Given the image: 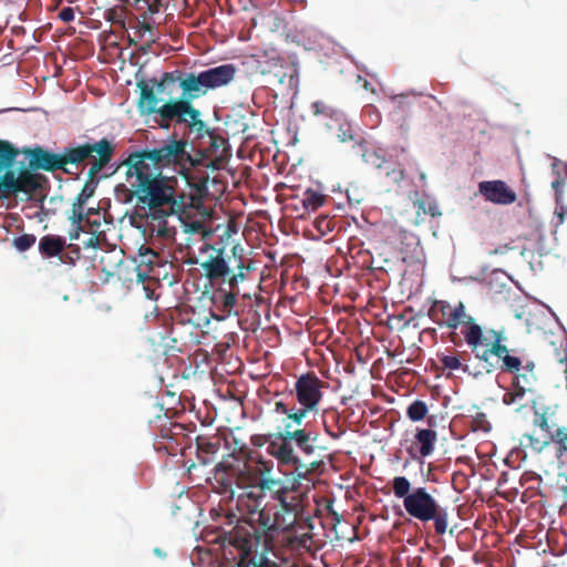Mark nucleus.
<instances>
[{
    "label": "nucleus",
    "mask_w": 567,
    "mask_h": 567,
    "mask_svg": "<svg viewBox=\"0 0 567 567\" xmlns=\"http://www.w3.org/2000/svg\"><path fill=\"white\" fill-rule=\"evenodd\" d=\"M223 450L228 451L223 454V458L213 468L212 480L221 489V493L229 492L234 499L236 488L240 491L237 495L234 508L237 512V505L240 496L248 497V433L243 427L218 431L210 435H198L196 437V456L203 465L214 463Z\"/></svg>",
    "instance_id": "nucleus-1"
},
{
    "label": "nucleus",
    "mask_w": 567,
    "mask_h": 567,
    "mask_svg": "<svg viewBox=\"0 0 567 567\" xmlns=\"http://www.w3.org/2000/svg\"><path fill=\"white\" fill-rule=\"evenodd\" d=\"M281 489L280 481L258 476L250 467V567H280L269 555L275 556Z\"/></svg>",
    "instance_id": "nucleus-2"
},
{
    "label": "nucleus",
    "mask_w": 567,
    "mask_h": 567,
    "mask_svg": "<svg viewBox=\"0 0 567 567\" xmlns=\"http://www.w3.org/2000/svg\"><path fill=\"white\" fill-rule=\"evenodd\" d=\"M187 143L182 140H171L162 146L153 150L135 152L123 161L122 165L138 166L144 169H157L171 165H179L185 168L187 163L190 164L193 171L186 176L187 183L192 189L190 197L195 202L218 198L225 189V185L218 176H209L208 168L215 172L217 162L210 158L200 162L193 161L186 151Z\"/></svg>",
    "instance_id": "nucleus-3"
},
{
    "label": "nucleus",
    "mask_w": 567,
    "mask_h": 567,
    "mask_svg": "<svg viewBox=\"0 0 567 567\" xmlns=\"http://www.w3.org/2000/svg\"><path fill=\"white\" fill-rule=\"evenodd\" d=\"M125 166L128 199L136 197L141 208H148L144 216L151 230L158 236H166V218L183 208V204L175 198L176 179L162 176L157 169Z\"/></svg>",
    "instance_id": "nucleus-4"
},
{
    "label": "nucleus",
    "mask_w": 567,
    "mask_h": 567,
    "mask_svg": "<svg viewBox=\"0 0 567 567\" xmlns=\"http://www.w3.org/2000/svg\"><path fill=\"white\" fill-rule=\"evenodd\" d=\"M270 221L267 210L264 208H250V280H258V292L250 297V332L257 333L261 327V318L267 323L270 321L269 291L261 287L265 280V269L275 261L274 252L268 243Z\"/></svg>",
    "instance_id": "nucleus-5"
},
{
    "label": "nucleus",
    "mask_w": 567,
    "mask_h": 567,
    "mask_svg": "<svg viewBox=\"0 0 567 567\" xmlns=\"http://www.w3.org/2000/svg\"><path fill=\"white\" fill-rule=\"evenodd\" d=\"M391 487L394 496L403 501V507L409 516L422 523L433 522L437 535L446 533L447 508L441 506L425 487L412 488L410 480L405 476H394Z\"/></svg>",
    "instance_id": "nucleus-6"
},
{
    "label": "nucleus",
    "mask_w": 567,
    "mask_h": 567,
    "mask_svg": "<svg viewBox=\"0 0 567 567\" xmlns=\"http://www.w3.org/2000/svg\"><path fill=\"white\" fill-rule=\"evenodd\" d=\"M250 73L264 78L266 86L282 95L293 94L299 85V63L295 56L280 55L275 50L250 54Z\"/></svg>",
    "instance_id": "nucleus-7"
},
{
    "label": "nucleus",
    "mask_w": 567,
    "mask_h": 567,
    "mask_svg": "<svg viewBox=\"0 0 567 567\" xmlns=\"http://www.w3.org/2000/svg\"><path fill=\"white\" fill-rule=\"evenodd\" d=\"M429 318L439 327L451 329V341L456 344V329L462 327L461 332L467 344H477L480 338V324L475 318L466 312L465 305L458 301L452 306L446 300H434L427 311Z\"/></svg>",
    "instance_id": "nucleus-8"
},
{
    "label": "nucleus",
    "mask_w": 567,
    "mask_h": 567,
    "mask_svg": "<svg viewBox=\"0 0 567 567\" xmlns=\"http://www.w3.org/2000/svg\"><path fill=\"white\" fill-rule=\"evenodd\" d=\"M227 514L228 525L231 528L225 532V540L228 545L224 547L225 559L229 561L224 567H248V503L247 496H240L237 505Z\"/></svg>",
    "instance_id": "nucleus-9"
},
{
    "label": "nucleus",
    "mask_w": 567,
    "mask_h": 567,
    "mask_svg": "<svg viewBox=\"0 0 567 567\" xmlns=\"http://www.w3.org/2000/svg\"><path fill=\"white\" fill-rule=\"evenodd\" d=\"M216 231H221L223 246H225V264L227 266L229 293L226 295L225 306L229 307L235 303L236 293H238V282L244 281L246 276L244 274L245 259L244 248L239 245V228L234 219H229L227 225L221 227L217 226Z\"/></svg>",
    "instance_id": "nucleus-10"
},
{
    "label": "nucleus",
    "mask_w": 567,
    "mask_h": 567,
    "mask_svg": "<svg viewBox=\"0 0 567 567\" xmlns=\"http://www.w3.org/2000/svg\"><path fill=\"white\" fill-rule=\"evenodd\" d=\"M114 153L115 144L105 137L94 143L65 147L63 151L64 166L68 164L80 165L86 159L92 158L87 172L90 179H92L106 167L112 161Z\"/></svg>",
    "instance_id": "nucleus-11"
},
{
    "label": "nucleus",
    "mask_w": 567,
    "mask_h": 567,
    "mask_svg": "<svg viewBox=\"0 0 567 567\" xmlns=\"http://www.w3.org/2000/svg\"><path fill=\"white\" fill-rule=\"evenodd\" d=\"M506 337L503 330L489 329L485 336L480 326V338L477 344H467L477 359L488 362L492 357L502 361V371H512L519 363V357L512 355L504 344Z\"/></svg>",
    "instance_id": "nucleus-12"
},
{
    "label": "nucleus",
    "mask_w": 567,
    "mask_h": 567,
    "mask_svg": "<svg viewBox=\"0 0 567 567\" xmlns=\"http://www.w3.org/2000/svg\"><path fill=\"white\" fill-rule=\"evenodd\" d=\"M533 409L535 411V417L533 424L535 426L533 433L524 434L523 439L527 441L526 447H530L536 452H540L544 447L549 445L551 442L558 447V433L560 431L567 432L566 427H559L555 432L551 431V426L548 422V415L550 413L549 406H539L537 401L532 400Z\"/></svg>",
    "instance_id": "nucleus-13"
},
{
    "label": "nucleus",
    "mask_w": 567,
    "mask_h": 567,
    "mask_svg": "<svg viewBox=\"0 0 567 567\" xmlns=\"http://www.w3.org/2000/svg\"><path fill=\"white\" fill-rule=\"evenodd\" d=\"M478 194L489 203L508 206L517 200V195L504 181H483L478 183Z\"/></svg>",
    "instance_id": "nucleus-14"
},
{
    "label": "nucleus",
    "mask_w": 567,
    "mask_h": 567,
    "mask_svg": "<svg viewBox=\"0 0 567 567\" xmlns=\"http://www.w3.org/2000/svg\"><path fill=\"white\" fill-rule=\"evenodd\" d=\"M259 436H250V443L252 445L262 446L264 443H268L267 452L274 455L280 463L284 464H297L298 458L293 453L291 442L286 440V432H280L275 440L264 439L261 442Z\"/></svg>",
    "instance_id": "nucleus-15"
},
{
    "label": "nucleus",
    "mask_w": 567,
    "mask_h": 567,
    "mask_svg": "<svg viewBox=\"0 0 567 567\" xmlns=\"http://www.w3.org/2000/svg\"><path fill=\"white\" fill-rule=\"evenodd\" d=\"M29 156V167L31 169H42L45 172L63 171L70 173L64 166L63 152L61 154L52 153L40 146L27 152Z\"/></svg>",
    "instance_id": "nucleus-16"
},
{
    "label": "nucleus",
    "mask_w": 567,
    "mask_h": 567,
    "mask_svg": "<svg viewBox=\"0 0 567 567\" xmlns=\"http://www.w3.org/2000/svg\"><path fill=\"white\" fill-rule=\"evenodd\" d=\"M271 133L269 125L260 114H256L250 111V163H256L258 168L261 167V159L256 162L257 152L262 157L261 145L264 142L269 141V134Z\"/></svg>",
    "instance_id": "nucleus-17"
},
{
    "label": "nucleus",
    "mask_w": 567,
    "mask_h": 567,
    "mask_svg": "<svg viewBox=\"0 0 567 567\" xmlns=\"http://www.w3.org/2000/svg\"><path fill=\"white\" fill-rule=\"evenodd\" d=\"M210 248L216 252V255L209 256L207 260L202 262V268L205 270L206 277L212 281L218 279L228 281L227 266L225 264V256L227 255V251H225L221 238H219L218 243L210 246Z\"/></svg>",
    "instance_id": "nucleus-18"
},
{
    "label": "nucleus",
    "mask_w": 567,
    "mask_h": 567,
    "mask_svg": "<svg viewBox=\"0 0 567 567\" xmlns=\"http://www.w3.org/2000/svg\"><path fill=\"white\" fill-rule=\"evenodd\" d=\"M155 113H158L164 121H172L177 118V122H188L186 116L190 120L199 116V111L194 109L188 100H177L167 102L157 109Z\"/></svg>",
    "instance_id": "nucleus-19"
},
{
    "label": "nucleus",
    "mask_w": 567,
    "mask_h": 567,
    "mask_svg": "<svg viewBox=\"0 0 567 567\" xmlns=\"http://www.w3.org/2000/svg\"><path fill=\"white\" fill-rule=\"evenodd\" d=\"M535 368L533 360L519 358V363L516 369L507 371L513 375L514 390H532V388L536 385L538 377Z\"/></svg>",
    "instance_id": "nucleus-20"
},
{
    "label": "nucleus",
    "mask_w": 567,
    "mask_h": 567,
    "mask_svg": "<svg viewBox=\"0 0 567 567\" xmlns=\"http://www.w3.org/2000/svg\"><path fill=\"white\" fill-rule=\"evenodd\" d=\"M236 68L233 64H223L200 72L205 89H216L228 84L235 76Z\"/></svg>",
    "instance_id": "nucleus-21"
},
{
    "label": "nucleus",
    "mask_w": 567,
    "mask_h": 567,
    "mask_svg": "<svg viewBox=\"0 0 567 567\" xmlns=\"http://www.w3.org/2000/svg\"><path fill=\"white\" fill-rule=\"evenodd\" d=\"M268 181L265 175L250 169V199L260 204H266L272 190H267Z\"/></svg>",
    "instance_id": "nucleus-22"
},
{
    "label": "nucleus",
    "mask_w": 567,
    "mask_h": 567,
    "mask_svg": "<svg viewBox=\"0 0 567 567\" xmlns=\"http://www.w3.org/2000/svg\"><path fill=\"white\" fill-rule=\"evenodd\" d=\"M327 128L342 143L348 141H357L360 136H355L351 124L344 115L339 116L333 123H326Z\"/></svg>",
    "instance_id": "nucleus-23"
},
{
    "label": "nucleus",
    "mask_w": 567,
    "mask_h": 567,
    "mask_svg": "<svg viewBox=\"0 0 567 567\" xmlns=\"http://www.w3.org/2000/svg\"><path fill=\"white\" fill-rule=\"evenodd\" d=\"M437 434L431 429H417L414 435V444L419 446L421 456L426 457L434 451Z\"/></svg>",
    "instance_id": "nucleus-24"
},
{
    "label": "nucleus",
    "mask_w": 567,
    "mask_h": 567,
    "mask_svg": "<svg viewBox=\"0 0 567 567\" xmlns=\"http://www.w3.org/2000/svg\"><path fill=\"white\" fill-rule=\"evenodd\" d=\"M286 440L288 439L291 443L295 442L296 445L307 455H310L313 452V446L310 444L309 434L306 433L305 430L299 427H293L291 423H287L285 425Z\"/></svg>",
    "instance_id": "nucleus-25"
},
{
    "label": "nucleus",
    "mask_w": 567,
    "mask_h": 567,
    "mask_svg": "<svg viewBox=\"0 0 567 567\" xmlns=\"http://www.w3.org/2000/svg\"><path fill=\"white\" fill-rule=\"evenodd\" d=\"M65 239L56 235H45L39 241V250L45 257L59 256L65 248Z\"/></svg>",
    "instance_id": "nucleus-26"
},
{
    "label": "nucleus",
    "mask_w": 567,
    "mask_h": 567,
    "mask_svg": "<svg viewBox=\"0 0 567 567\" xmlns=\"http://www.w3.org/2000/svg\"><path fill=\"white\" fill-rule=\"evenodd\" d=\"M367 145V141L363 137H359L357 144L353 145L355 154L360 155L364 163L377 168L382 167L385 162L384 157L378 151L368 148Z\"/></svg>",
    "instance_id": "nucleus-27"
},
{
    "label": "nucleus",
    "mask_w": 567,
    "mask_h": 567,
    "mask_svg": "<svg viewBox=\"0 0 567 567\" xmlns=\"http://www.w3.org/2000/svg\"><path fill=\"white\" fill-rule=\"evenodd\" d=\"M158 405L166 414H178L185 411V404L182 401V393L178 392H162L158 398Z\"/></svg>",
    "instance_id": "nucleus-28"
},
{
    "label": "nucleus",
    "mask_w": 567,
    "mask_h": 567,
    "mask_svg": "<svg viewBox=\"0 0 567 567\" xmlns=\"http://www.w3.org/2000/svg\"><path fill=\"white\" fill-rule=\"evenodd\" d=\"M181 87L188 99H196L202 94H205L207 91V89L204 87V81L200 73L197 75L189 73L181 81Z\"/></svg>",
    "instance_id": "nucleus-29"
},
{
    "label": "nucleus",
    "mask_w": 567,
    "mask_h": 567,
    "mask_svg": "<svg viewBox=\"0 0 567 567\" xmlns=\"http://www.w3.org/2000/svg\"><path fill=\"white\" fill-rule=\"evenodd\" d=\"M18 174L10 168L0 174V194L1 198H9L19 194Z\"/></svg>",
    "instance_id": "nucleus-30"
},
{
    "label": "nucleus",
    "mask_w": 567,
    "mask_h": 567,
    "mask_svg": "<svg viewBox=\"0 0 567 567\" xmlns=\"http://www.w3.org/2000/svg\"><path fill=\"white\" fill-rule=\"evenodd\" d=\"M159 436L177 445H184L187 437L184 425L172 421L161 426Z\"/></svg>",
    "instance_id": "nucleus-31"
},
{
    "label": "nucleus",
    "mask_w": 567,
    "mask_h": 567,
    "mask_svg": "<svg viewBox=\"0 0 567 567\" xmlns=\"http://www.w3.org/2000/svg\"><path fill=\"white\" fill-rule=\"evenodd\" d=\"M40 175L29 169H21L18 174L19 193L31 194L35 192L40 187Z\"/></svg>",
    "instance_id": "nucleus-32"
},
{
    "label": "nucleus",
    "mask_w": 567,
    "mask_h": 567,
    "mask_svg": "<svg viewBox=\"0 0 567 567\" xmlns=\"http://www.w3.org/2000/svg\"><path fill=\"white\" fill-rule=\"evenodd\" d=\"M19 151L10 142L0 140V174L12 167L16 162Z\"/></svg>",
    "instance_id": "nucleus-33"
},
{
    "label": "nucleus",
    "mask_w": 567,
    "mask_h": 567,
    "mask_svg": "<svg viewBox=\"0 0 567 567\" xmlns=\"http://www.w3.org/2000/svg\"><path fill=\"white\" fill-rule=\"evenodd\" d=\"M141 89L140 106L145 107L147 113H155L157 111L158 100L154 93L153 86L145 82H140Z\"/></svg>",
    "instance_id": "nucleus-34"
},
{
    "label": "nucleus",
    "mask_w": 567,
    "mask_h": 567,
    "mask_svg": "<svg viewBox=\"0 0 567 567\" xmlns=\"http://www.w3.org/2000/svg\"><path fill=\"white\" fill-rule=\"evenodd\" d=\"M312 110L316 116H321L324 120H329L326 123H333L339 116L343 114L323 101H317L312 103Z\"/></svg>",
    "instance_id": "nucleus-35"
},
{
    "label": "nucleus",
    "mask_w": 567,
    "mask_h": 567,
    "mask_svg": "<svg viewBox=\"0 0 567 567\" xmlns=\"http://www.w3.org/2000/svg\"><path fill=\"white\" fill-rule=\"evenodd\" d=\"M305 209L317 210L327 202V196L313 189H307L301 199Z\"/></svg>",
    "instance_id": "nucleus-36"
},
{
    "label": "nucleus",
    "mask_w": 567,
    "mask_h": 567,
    "mask_svg": "<svg viewBox=\"0 0 567 567\" xmlns=\"http://www.w3.org/2000/svg\"><path fill=\"white\" fill-rule=\"evenodd\" d=\"M321 381L313 372L302 374L295 384V390H319Z\"/></svg>",
    "instance_id": "nucleus-37"
},
{
    "label": "nucleus",
    "mask_w": 567,
    "mask_h": 567,
    "mask_svg": "<svg viewBox=\"0 0 567 567\" xmlns=\"http://www.w3.org/2000/svg\"><path fill=\"white\" fill-rule=\"evenodd\" d=\"M526 392H504L503 402L506 405H513L515 412H519L527 406L528 400L525 398Z\"/></svg>",
    "instance_id": "nucleus-38"
},
{
    "label": "nucleus",
    "mask_w": 567,
    "mask_h": 567,
    "mask_svg": "<svg viewBox=\"0 0 567 567\" xmlns=\"http://www.w3.org/2000/svg\"><path fill=\"white\" fill-rule=\"evenodd\" d=\"M427 412L426 403L421 400L413 401L406 409V415L413 422L423 420Z\"/></svg>",
    "instance_id": "nucleus-39"
},
{
    "label": "nucleus",
    "mask_w": 567,
    "mask_h": 567,
    "mask_svg": "<svg viewBox=\"0 0 567 567\" xmlns=\"http://www.w3.org/2000/svg\"><path fill=\"white\" fill-rule=\"evenodd\" d=\"M555 360L560 364H567V339L557 337L550 341Z\"/></svg>",
    "instance_id": "nucleus-40"
},
{
    "label": "nucleus",
    "mask_w": 567,
    "mask_h": 567,
    "mask_svg": "<svg viewBox=\"0 0 567 567\" xmlns=\"http://www.w3.org/2000/svg\"><path fill=\"white\" fill-rule=\"evenodd\" d=\"M298 401L307 409V412L313 409L321 398V392H297Z\"/></svg>",
    "instance_id": "nucleus-41"
},
{
    "label": "nucleus",
    "mask_w": 567,
    "mask_h": 567,
    "mask_svg": "<svg viewBox=\"0 0 567 567\" xmlns=\"http://www.w3.org/2000/svg\"><path fill=\"white\" fill-rule=\"evenodd\" d=\"M71 225L85 226L84 221H89L87 213L84 207H79L72 204L71 215L69 216Z\"/></svg>",
    "instance_id": "nucleus-42"
},
{
    "label": "nucleus",
    "mask_w": 567,
    "mask_h": 567,
    "mask_svg": "<svg viewBox=\"0 0 567 567\" xmlns=\"http://www.w3.org/2000/svg\"><path fill=\"white\" fill-rule=\"evenodd\" d=\"M35 239H37L35 236L32 234H23L13 239V246L19 251L22 252V251L30 249L35 244Z\"/></svg>",
    "instance_id": "nucleus-43"
},
{
    "label": "nucleus",
    "mask_w": 567,
    "mask_h": 567,
    "mask_svg": "<svg viewBox=\"0 0 567 567\" xmlns=\"http://www.w3.org/2000/svg\"><path fill=\"white\" fill-rule=\"evenodd\" d=\"M276 408H277V410H278V411H281V412H282V413H285V414H288V420H290V422H289V423H291V424H292V423H296V424H297V426H300L302 419H303V417L306 416V414H307V409H300V410H299V411H297V412L288 413L287 408H286V406H285V404H284V403H281V402H277V403H276Z\"/></svg>",
    "instance_id": "nucleus-44"
},
{
    "label": "nucleus",
    "mask_w": 567,
    "mask_h": 567,
    "mask_svg": "<svg viewBox=\"0 0 567 567\" xmlns=\"http://www.w3.org/2000/svg\"><path fill=\"white\" fill-rule=\"evenodd\" d=\"M249 457H250V463L256 462L259 465H262V468L259 466H257L255 468V471H258L261 475H264L265 473H268L272 470V462L271 461H269V462L261 461L260 460L261 456L257 451L250 450Z\"/></svg>",
    "instance_id": "nucleus-45"
},
{
    "label": "nucleus",
    "mask_w": 567,
    "mask_h": 567,
    "mask_svg": "<svg viewBox=\"0 0 567 567\" xmlns=\"http://www.w3.org/2000/svg\"><path fill=\"white\" fill-rule=\"evenodd\" d=\"M135 4L141 2V0H134ZM147 6V11L150 16L156 14L163 7L167 6V0H142Z\"/></svg>",
    "instance_id": "nucleus-46"
},
{
    "label": "nucleus",
    "mask_w": 567,
    "mask_h": 567,
    "mask_svg": "<svg viewBox=\"0 0 567 567\" xmlns=\"http://www.w3.org/2000/svg\"><path fill=\"white\" fill-rule=\"evenodd\" d=\"M440 363L444 369H449L451 371L453 370H460L462 368V363L460 359L455 355H442L439 358Z\"/></svg>",
    "instance_id": "nucleus-47"
},
{
    "label": "nucleus",
    "mask_w": 567,
    "mask_h": 567,
    "mask_svg": "<svg viewBox=\"0 0 567 567\" xmlns=\"http://www.w3.org/2000/svg\"><path fill=\"white\" fill-rule=\"evenodd\" d=\"M94 189L89 186L86 183L82 190L75 197L73 205L79 207H84L89 198L93 195Z\"/></svg>",
    "instance_id": "nucleus-48"
},
{
    "label": "nucleus",
    "mask_w": 567,
    "mask_h": 567,
    "mask_svg": "<svg viewBox=\"0 0 567 567\" xmlns=\"http://www.w3.org/2000/svg\"><path fill=\"white\" fill-rule=\"evenodd\" d=\"M86 234L91 236L83 243L85 248H96L100 245V236L101 231H96L95 229H87Z\"/></svg>",
    "instance_id": "nucleus-49"
},
{
    "label": "nucleus",
    "mask_w": 567,
    "mask_h": 567,
    "mask_svg": "<svg viewBox=\"0 0 567 567\" xmlns=\"http://www.w3.org/2000/svg\"><path fill=\"white\" fill-rule=\"evenodd\" d=\"M315 226L322 234L332 229L331 220L327 216L316 218Z\"/></svg>",
    "instance_id": "nucleus-50"
},
{
    "label": "nucleus",
    "mask_w": 567,
    "mask_h": 567,
    "mask_svg": "<svg viewBox=\"0 0 567 567\" xmlns=\"http://www.w3.org/2000/svg\"><path fill=\"white\" fill-rule=\"evenodd\" d=\"M565 181L558 176L553 183L551 188L555 190V197L556 202L559 203L563 198V188H564Z\"/></svg>",
    "instance_id": "nucleus-51"
},
{
    "label": "nucleus",
    "mask_w": 567,
    "mask_h": 567,
    "mask_svg": "<svg viewBox=\"0 0 567 567\" xmlns=\"http://www.w3.org/2000/svg\"><path fill=\"white\" fill-rule=\"evenodd\" d=\"M386 175L391 177L394 183H400L404 179V169L399 165L394 167L392 171H388Z\"/></svg>",
    "instance_id": "nucleus-52"
},
{
    "label": "nucleus",
    "mask_w": 567,
    "mask_h": 567,
    "mask_svg": "<svg viewBox=\"0 0 567 567\" xmlns=\"http://www.w3.org/2000/svg\"><path fill=\"white\" fill-rule=\"evenodd\" d=\"M59 18L63 21V22H71L74 20V10L73 8L71 7H64L60 12H59Z\"/></svg>",
    "instance_id": "nucleus-53"
},
{
    "label": "nucleus",
    "mask_w": 567,
    "mask_h": 567,
    "mask_svg": "<svg viewBox=\"0 0 567 567\" xmlns=\"http://www.w3.org/2000/svg\"><path fill=\"white\" fill-rule=\"evenodd\" d=\"M282 382H284L282 380H280V379H278L277 377H275V375H274V377H271V378L269 379V381H268L267 383H262V384H260V385L257 388V390H258V391L266 390V389H267V386H272V388H275L276 390H279V388L281 386V384H280V383H282Z\"/></svg>",
    "instance_id": "nucleus-54"
},
{
    "label": "nucleus",
    "mask_w": 567,
    "mask_h": 567,
    "mask_svg": "<svg viewBox=\"0 0 567 567\" xmlns=\"http://www.w3.org/2000/svg\"><path fill=\"white\" fill-rule=\"evenodd\" d=\"M71 226H72V228H71V229H70V231H69V238H70L71 240H76V239H79V238H80V235H81L82 233H86V231H89V230L85 228V226H76V225H71Z\"/></svg>",
    "instance_id": "nucleus-55"
},
{
    "label": "nucleus",
    "mask_w": 567,
    "mask_h": 567,
    "mask_svg": "<svg viewBox=\"0 0 567 567\" xmlns=\"http://www.w3.org/2000/svg\"><path fill=\"white\" fill-rule=\"evenodd\" d=\"M217 393L220 394L221 398H225V399L229 398L236 404H239L241 408V414L245 415V408H244V403H243L244 398H237L234 395L235 392H230V391L225 392V394H223V392H217Z\"/></svg>",
    "instance_id": "nucleus-56"
},
{
    "label": "nucleus",
    "mask_w": 567,
    "mask_h": 567,
    "mask_svg": "<svg viewBox=\"0 0 567 567\" xmlns=\"http://www.w3.org/2000/svg\"><path fill=\"white\" fill-rule=\"evenodd\" d=\"M147 16L150 14L146 12L142 16L143 19L138 21V30L151 32L153 30V25L147 21Z\"/></svg>",
    "instance_id": "nucleus-57"
},
{
    "label": "nucleus",
    "mask_w": 567,
    "mask_h": 567,
    "mask_svg": "<svg viewBox=\"0 0 567 567\" xmlns=\"http://www.w3.org/2000/svg\"><path fill=\"white\" fill-rule=\"evenodd\" d=\"M165 82H174V76L172 73H164L162 81L157 84L158 92H162L164 90Z\"/></svg>",
    "instance_id": "nucleus-58"
},
{
    "label": "nucleus",
    "mask_w": 567,
    "mask_h": 567,
    "mask_svg": "<svg viewBox=\"0 0 567 567\" xmlns=\"http://www.w3.org/2000/svg\"><path fill=\"white\" fill-rule=\"evenodd\" d=\"M512 249H513V247H511L508 244H505V245H501V246L496 247L494 250L491 251V254L504 255Z\"/></svg>",
    "instance_id": "nucleus-59"
},
{
    "label": "nucleus",
    "mask_w": 567,
    "mask_h": 567,
    "mask_svg": "<svg viewBox=\"0 0 567 567\" xmlns=\"http://www.w3.org/2000/svg\"><path fill=\"white\" fill-rule=\"evenodd\" d=\"M189 124L198 132H200L205 127V123L198 117H195V120L189 118Z\"/></svg>",
    "instance_id": "nucleus-60"
},
{
    "label": "nucleus",
    "mask_w": 567,
    "mask_h": 567,
    "mask_svg": "<svg viewBox=\"0 0 567 567\" xmlns=\"http://www.w3.org/2000/svg\"><path fill=\"white\" fill-rule=\"evenodd\" d=\"M84 225H85V228L86 229H95L96 231H99V228L101 226V223L100 220H96V219H91L89 217V221H84Z\"/></svg>",
    "instance_id": "nucleus-61"
},
{
    "label": "nucleus",
    "mask_w": 567,
    "mask_h": 567,
    "mask_svg": "<svg viewBox=\"0 0 567 567\" xmlns=\"http://www.w3.org/2000/svg\"><path fill=\"white\" fill-rule=\"evenodd\" d=\"M557 215L560 219V223H563L565 215H567V207L560 206V210L557 212Z\"/></svg>",
    "instance_id": "nucleus-62"
},
{
    "label": "nucleus",
    "mask_w": 567,
    "mask_h": 567,
    "mask_svg": "<svg viewBox=\"0 0 567 567\" xmlns=\"http://www.w3.org/2000/svg\"><path fill=\"white\" fill-rule=\"evenodd\" d=\"M267 375H268V373L258 374V373H254L252 371H250V373H249V377H250L251 380H260V379H262V378H265Z\"/></svg>",
    "instance_id": "nucleus-63"
},
{
    "label": "nucleus",
    "mask_w": 567,
    "mask_h": 567,
    "mask_svg": "<svg viewBox=\"0 0 567 567\" xmlns=\"http://www.w3.org/2000/svg\"><path fill=\"white\" fill-rule=\"evenodd\" d=\"M429 214L431 216H433V217L436 216V215H441V213L437 210V207H435V206H430L429 207Z\"/></svg>",
    "instance_id": "nucleus-64"
}]
</instances>
